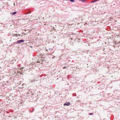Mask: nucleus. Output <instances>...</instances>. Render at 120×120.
Returning <instances> with one entry per match:
<instances>
[{"instance_id": "nucleus-1", "label": "nucleus", "mask_w": 120, "mask_h": 120, "mask_svg": "<svg viewBox=\"0 0 120 120\" xmlns=\"http://www.w3.org/2000/svg\"><path fill=\"white\" fill-rule=\"evenodd\" d=\"M52 49H48V50H46V51H47L48 52H49V54H52V53H51V50H52Z\"/></svg>"}, {"instance_id": "nucleus-9", "label": "nucleus", "mask_w": 120, "mask_h": 120, "mask_svg": "<svg viewBox=\"0 0 120 120\" xmlns=\"http://www.w3.org/2000/svg\"><path fill=\"white\" fill-rule=\"evenodd\" d=\"M96 1V0H95V1H92L91 2H95V1Z\"/></svg>"}, {"instance_id": "nucleus-7", "label": "nucleus", "mask_w": 120, "mask_h": 120, "mask_svg": "<svg viewBox=\"0 0 120 120\" xmlns=\"http://www.w3.org/2000/svg\"><path fill=\"white\" fill-rule=\"evenodd\" d=\"M70 1L71 2H74V0H70Z\"/></svg>"}, {"instance_id": "nucleus-2", "label": "nucleus", "mask_w": 120, "mask_h": 120, "mask_svg": "<svg viewBox=\"0 0 120 120\" xmlns=\"http://www.w3.org/2000/svg\"><path fill=\"white\" fill-rule=\"evenodd\" d=\"M70 102H68L67 103H64V105H66L67 106H69L70 105Z\"/></svg>"}, {"instance_id": "nucleus-11", "label": "nucleus", "mask_w": 120, "mask_h": 120, "mask_svg": "<svg viewBox=\"0 0 120 120\" xmlns=\"http://www.w3.org/2000/svg\"><path fill=\"white\" fill-rule=\"evenodd\" d=\"M80 0V1H81V0Z\"/></svg>"}, {"instance_id": "nucleus-6", "label": "nucleus", "mask_w": 120, "mask_h": 120, "mask_svg": "<svg viewBox=\"0 0 120 120\" xmlns=\"http://www.w3.org/2000/svg\"><path fill=\"white\" fill-rule=\"evenodd\" d=\"M93 113H89V115H93Z\"/></svg>"}, {"instance_id": "nucleus-5", "label": "nucleus", "mask_w": 120, "mask_h": 120, "mask_svg": "<svg viewBox=\"0 0 120 120\" xmlns=\"http://www.w3.org/2000/svg\"><path fill=\"white\" fill-rule=\"evenodd\" d=\"M16 12H14L12 13V14L13 15H15V14L16 13Z\"/></svg>"}, {"instance_id": "nucleus-8", "label": "nucleus", "mask_w": 120, "mask_h": 120, "mask_svg": "<svg viewBox=\"0 0 120 120\" xmlns=\"http://www.w3.org/2000/svg\"><path fill=\"white\" fill-rule=\"evenodd\" d=\"M15 35H16V36H17V34H14V36H15Z\"/></svg>"}, {"instance_id": "nucleus-4", "label": "nucleus", "mask_w": 120, "mask_h": 120, "mask_svg": "<svg viewBox=\"0 0 120 120\" xmlns=\"http://www.w3.org/2000/svg\"><path fill=\"white\" fill-rule=\"evenodd\" d=\"M86 0H81V1L83 2H85L86 1Z\"/></svg>"}, {"instance_id": "nucleus-3", "label": "nucleus", "mask_w": 120, "mask_h": 120, "mask_svg": "<svg viewBox=\"0 0 120 120\" xmlns=\"http://www.w3.org/2000/svg\"><path fill=\"white\" fill-rule=\"evenodd\" d=\"M24 41V40H19V41H18L17 42V43H16L17 44H18V43H20V42H23Z\"/></svg>"}, {"instance_id": "nucleus-10", "label": "nucleus", "mask_w": 120, "mask_h": 120, "mask_svg": "<svg viewBox=\"0 0 120 120\" xmlns=\"http://www.w3.org/2000/svg\"><path fill=\"white\" fill-rule=\"evenodd\" d=\"M66 68V67H63V68Z\"/></svg>"}]
</instances>
